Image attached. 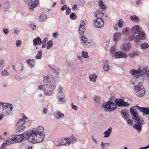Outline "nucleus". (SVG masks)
Returning <instances> with one entry per match:
<instances>
[{"mask_svg": "<svg viewBox=\"0 0 149 149\" xmlns=\"http://www.w3.org/2000/svg\"><path fill=\"white\" fill-rule=\"evenodd\" d=\"M43 81L45 84L39 85L38 89L40 90H43L44 93L46 95L52 96L56 87L55 79L52 78L50 76L47 75L44 77Z\"/></svg>", "mask_w": 149, "mask_h": 149, "instance_id": "obj_1", "label": "nucleus"}, {"mask_svg": "<svg viewBox=\"0 0 149 149\" xmlns=\"http://www.w3.org/2000/svg\"><path fill=\"white\" fill-rule=\"evenodd\" d=\"M131 114L133 115L132 118L136 123L133 125V127L138 132L140 133L142 130V126L143 124L144 120L142 118L139 117L138 113L135 111L134 107H131L130 109Z\"/></svg>", "mask_w": 149, "mask_h": 149, "instance_id": "obj_2", "label": "nucleus"}, {"mask_svg": "<svg viewBox=\"0 0 149 149\" xmlns=\"http://www.w3.org/2000/svg\"><path fill=\"white\" fill-rule=\"evenodd\" d=\"M24 136L29 142L33 143H40L44 140L43 136L41 135V137H40V135L37 134L33 130L30 132H25Z\"/></svg>", "mask_w": 149, "mask_h": 149, "instance_id": "obj_3", "label": "nucleus"}, {"mask_svg": "<svg viewBox=\"0 0 149 149\" xmlns=\"http://www.w3.org/2000/svg\"><path fill=\"white\" fill-rule=\"evenodd\" d=\"M132 36L129 37H145L146 34L139 25L132 26L130 29Z\"/></svg>", "mask_w": 149, "mask_h": 149, "instance_id": "obj_4", "label": "nucleus"}, {"mask_svg": "<svg viewBox=\"0 0 149 149\" xmlns=\"http://www.w3.org/2000/svg\"><path fill=\"white\" fill-rule=\"evenodd\" d=\"M13 108V106L12 104L0 102V110H1V112L4 116L9 115L11 113Z\"/></svg>", "mask_w": 149, "mask_h": 149, "instance_id": "obj_5", "label": "nucleus"}, {"mask_svg": "<svg viewBox=\"0 0 149 149\" xmlns=\"http://www.w3.org/2000/svg\"><path fill=\"white\" fill-rule=\"evenodd\" d=\"M130 73L133 75H137L146 77L149 82V70L146 68H139L137 70H131Z\"/></svg>", "mask_w": 149, "mask_h": 149, "instance_id": "obj_6", "label": "nucleus"}, {"mask_svg": "<svg viewBox=\"0 0 149 149\" xmlns=\"http://www.w3.org/2000/svg\"><path fill=\"white\" fill-rule=\"evenodd\" d=\"M102 108L106 111L111 112L117 108L115 103L111 100L107 102L103 103L102 105Z\"/></svg>", "mask_w": 149, "mask_h": 149, "instance_id": "obj_7", "label": "nucleus"}, {"mask_svg": "<svg viewBox=\"0 0 149 149\" xmlns=\"http://www.w3.org/2000/svg\"><path fill=\"white\" fill-rule=\"evenodd\" d=\"M25 132L21 134L18 135H13L10 138L12 142H13V144L14 143H15L16 142H20L22 141L24 139V138L26 139L24 136H25Z\"/></svg>", "mask_w": 149, "mask_h": 149, "instance_id": "obj_8", "label": "nucleus"}, {"mask_svg": "<svg viewBox=\"0 0 149 149\" xmlns=\"http://www.w3.org/2000/svg\"><path fill=\"white\" fill-rule=\"evenodd\" d=\"M134 91L136 95L139 97L143 96L145 93V90L143 86H135Z\"/></svg>", "mask_w": 149, "mask_h": 149, "instance_id": "obj_9", "label": "nucleus"}, {"mask_svg": "<svg viewBox=\"0 0 149 149\" xmlns=\"http://www.w3.org/2000/svg\"><path fill=\"white\" fill-rule=\"evenodd\" d=\"M28 3L29 9L33 11L34 8L39 5V1L38 0H30Z\"/></svg>", "mask_w": 149, "mask_h": 149, "instance_id": "obj_10", "label": "nucleus"}, {"mask_svg": "<svg viewBox=\"0 0 149 149\" xmlns=\"http://www.w3.org/2000/svg\"><path fill=\"white\" fill-rule=\"evenodd\" d=\"M66 141L65 138H64L55 140L54 143L55 145L58 146H66Z\"/></svg>", "mask_w": 149, "mask_h": 149, "instance_id": "obj_11", "label": "nucleus"}, {"mask_svg": "<svg viewBox=\"0 0 149 149\" xmlns=\"http://www.w3.org/2000/svg\"><path fill=\"white\" fill-rule=\"evenodd\" d=\"M94 25L95 27L97 28H102L103 26L104 25V20L101 18H97L94 21Z\"/></svg>", "mask_w": 149, "mask_h": 149, "instance_id": "obj_12", "label": "nucleus"}, {"mask_svg": "<svg viewBox=\"0 0 149 149\" xmlns=\"http://www.w3.org/2000/svg\"><path fill=\"white\" fill-rule=\"evenodd\" d=\"M127 54L123 52H115L113 57L115 58H125L127 57Z\"/></svg>", "mask_w": 149, "mask_h": 149, "instance_id": "obj_13", "label": "nucleus"}, {"mask_svg": "<svg viewBox=\"0 0 149 149\" xmlns=\"http://www.w3.org/2000/svg\"><path fill=\"white\" fill-rule=\"evenodd\" d=\"M116 105L120 107H126L128 106L130 104H128L127 102L124 101L123 99H117L115 101Z\"/></svg>", "mask_w": 149, "mask_h": 149, "instance_id": "obj_14", "label": "nucleus"}, {"mask_svg": "<svg viewBox=\"0 0 149 149\" xmlns=\"http://www.w3.org/2000/svg\"><path fill=\"white\" fill-rule=\"evenodd\" d=\"M81 42L83 45L88 47L90 46L91 44L93 42V41L87 38H81Z\"/></svg>", "mask_w": 149, "mask_h": 149, "instance_id": "obj_15", "label": "nucleus"}, {"mask_svg": "<svg viewBox=\"0 0 149 149\" xmlns=\"http://www.w3.org/2000/svg\"><path fill=\"white\" fill-rule=\"evenodd\" d=\"M53 115L57 120L63 119L65 117L64 114L59 111H56L54 112Z\"/></svg>", "mask_w": 149, "mask_h": 149, "instance_id": "obj_16", "label": "nucleus"}, {"mask_svg": "<svg viewBox=\"0 0 149 149\" xmlns=\"http://www.w3.org/2000/svg\"><path fill=\"white\" fill-rule=\"evenodd\" d=\"M66 141V146H69L70 144H73L77 141V139L73 135L70 137L65 138Z\"/></svg>", "mask_w": 149, "mask_h": 149, "instance_id": "obj_17", "label": "nucleus"}, {"mask_svg": "<svg viewBox=\"0 0 149 149\" xmlns=\"http://www.w3.org/2000/svg\"><path fill=\"white\" fill-rule=\"evenodd\" d=\"M102 65L103 69L104 71L108 72L110 70V67L108 61L106 60H103L102 61Z\"/></svg>", "mask_w": 149, "mask_h": 149, "instance_id": "obj_18", "label": "nucleus"}, {"mask_svg": "<svg viewBox=\"0 0 149 149\" xmlns=\"http://www.w3.org/2000/svg\"><path fill=\"white\" fill-rule=\"evenodd\" d=\"M34 131L36 132L37 134L40 135V137H41V135H42L43 136V139H44L45 138V135L44 134L43 132L44 131V128L42 126H39L36 129L33 130Z\"/></svg>", "mask_w": 149, "mask_h": 149, "instance_id": "obj_19", "label": "nucleus"}, {"mask_svg": "<svg viewBox=\"0 0 149 149\" xmlns=\"http://www.w3.org/2000/svg\"><path fill=\"white\" fill-rule=\"evenodd\" d=\"M120 113L122 116L125 120H127L129 118V112L127 109L122 110L120 111Z\"/></svg>", "mask_w": 149, "mask_h": 149, "instance_id": "obj_20", "label": "nucleus"}, {"mask_svg": "<svg viewBox=\"0 0 149 149\" xmlns=\"http://www.w3.org/2000/svg\"><path fill=\"white\" fill-rule=\"evenodd\" d=\"M135 107H136L141 112H143V114H146V113H147L149 110V107L146 108L141 107L138 106V105H136L134 107V109H135ZM135 111L136 112L135 109Z\"/></svg>", "mask_w": 149, "mask_h": 149, "instance_id": "obj_21", "label": "nucleus"}, {"mask_svg": "<svg viewBox=\"0 0 149 149\" xmlns=\"http://www.w3.org/2000/svg\"><path fill=\"white\" fill-rule=\"evenodd\" d=\"M57 92H58V96L63 97H65V95L64 93V90L63 88L61 85H59L57 89Z\"/></svg>", "mask_w": 149, "mask_h": 149, "instance_id": "obj_22", "label": "nucleus"}, {"mask_svg": "<svg viewBox=\"0 0 149 149\" xmlns=\"http://www.w3.org/2000/svg\"><path fill=\"white\" fill-rule=\"evenodd\" d=\"M12 142V141H11L10 139H8L2 144L0 148L1 149H4V148L6 146L12 144L13 143Z\"/></svg>", "mask_w": 149, "mask_h": 149, "instance_id": "obj_23", "label": "nucleus"}, {"mask_svg": "<svg viewBox=\"0 0 149 149\" xmlns=\"http://www.w3.org/2000/svg\"><path fill=\"white\" fill-rule=\"evenodd\" d=\"M112 128L111 127L109 128L108 130L103 133L104 138H108L112 132Z\"/></svg>", "mask_w": 149, "mask_h": 149, "instance_id": "obj_24", "label": "nucleus"}, {"mask_svg": "<svg viewBox=\"0 0 149 149\" xmlns=\"http://www.w3.org/2000/svg\"><path fill=\"white\" fill-rule=\"evenodd\" d=\"M122 46L123 50L126 52H128L131 47V45L129 43L123 44Z\"/></svg>", "mask_w": 149, "mask_h": 149, "instance_id": "obj_25", "label": "nucleus"}, {"mask_svg": "<svg viewBox=\"0 0 149 149\" xmlns=\"http://www.w3.org/2000/svg\"><path fill=\"white\" fill-rule=\"evenodd\" d=\"M85 28L84 26H82L80 25L79 27V33L81 37H85V36L83 35L82 34L85 31Z\"/></svg>", "mask_w": 149, "mask_h": 149, "instance_id": "obj_26", "label": "nucleus"}, {"mask_svg": "<svg viewBox=\"0 0 149 149\" xmlns=\"http://www.w3.org/2000/svg\"><path fill=\"white\" fill-rule=\"evenodd\" d=\"M130 32V29L128 27L124 28L122 31V33L125 36H127Z\"/></svg>", "mask_w": 149, "mask_h": 149, "instance_id": "obj_27", "label": "nucleus"}, {"mask_svg": "<svg viewBox=\"0 0 149 149\" xmlns=\"http://www.w3.org/2000/svg\"><path fill=\"white\" fill-rule=\"evenodd\" d=\"M90 80L93 82H95L96 81L97 75L95 74H91L89 77Z\"/></svg>", "mask_w": 149, "mask_h": 149, "instance_id": "obj_28", "label": "nucleus"}, {"mask_svg": "<svg viewBox=\"0 0 149 149\" xmlns=\"http://www.w3.org/2000/svg\"><path fill=\"white\" fill-rule=\"evenodd\" d=\"M33 45L34 46L40 45L42 41L40 38H35L33 40Z\"/></svg>", "mask_w": 149, "mask_h": 149, "instance_id": "obj_29", "label": "nucleus"}, {"mask_svg": "<svg viewBox=\"0 0 149 149\" xmlns=\"http://www.w3.org/2000/svg\"><path fill=\"white\" fill-rule=\"evenodd\" d=\"M47 19V15L45 14H42L39 16V22H42L45 21Z\"/></svg>", "mask_w": 149, "mask_h": 149, "instance_id": "obj_30", "label": "nucleus"}, {"mask_svg": "<svg viewBox=\"0 0 149 149\" xmlns=\"http://www.w3.org/2000/svg\"><path fill=\"white\" fill-rule=\"evenodd\" d=\"M138 79H139V78L134 77L131 79L130 82L134 85H136L138 84V81H139Z\"/></svg>", "mask_w": 149, "mask_h": 149, "instance_id": "obj_31", "label": "nucleus"}, {"mask_svg": "<svg viewBox=\"0 0 149 149\" xmlns=\"http://www.w3.org/2000/svg\"><path fill=\"white\" fill-rule=\"evenodd\" d=\"M130 19L134 22H138L139 21V17L136 15H132L130 17Z\"/></svg>", "mask_w": 149, "mask_h": 149, "instance_id": "obj_32", "label": "nucleus"}, {"mask_svg": "<svg viewBox=\"0 0 149 149\" xmlns=\"http://www.w3.org/2000/svg\"><path fill=\"white\" fill-rule=\"evenodd\" d=\"M98 5L100 8L102 9H106L107 8L106 6L104 4L103 1L101 0L99 1Z\"/></svg>", "mask_w": 149, "mask_h": 149, "instance_id": "obj_33", "label": "nucleus"}, {"mask_svg": "<svg viewBox=\"0 0 149 149\" xmlns=\"http://www.w3.org/2000/svg\"><path fill=\"white\" fill-rule=\"evenodd\" d=\"M25 123V121L23 119H20L18 121L17 123V126H23V125Z\"/></svg>", "mask_w": 149, "mask_h": 149, "instance_id": "obj_34", "label": "nucleus"}, {"mask_svg": "<svg viewBox=\"0 0 149 149\" xmlns=\"http://www.w3.org/2000/svg\"><path fill=\"white\" fill-rule=\"evenodd\" d=\"M18 127L16 128V132L17 133H19L23 131L26 128L25 126H17Z\"/></svg>", "mask_w": 149, "mask_h": 149, "instance_id": "obj_35", "label": "nucleus"}, {"mask_svg": "<svg viewBox=\"0 0 149 149\" xmlns=\"http://www.w3.org/2000/svg\"><path fill=\"white\" fill-rule=\"evenodd\" d=\"M47 49H49L53 45L52 41V40H50L47 41Z\"/></svg>", "mask_w": 149, "mask_h": 149, "instance_id": "obj_36", "label": "nucleus"}, {"mask_svg": "<svg viewBox=\"0 0 149 149\" xmlns=\"http://www.w3.org/2000/svg\"><path fill=\"white\" fill-rule=\"evenodd\" d=\"M32 62L31 59H28L26 61V63L28 66L30 68H33L34 66V65Z\"/></svg>", "mask_w": 149, "mask_h": 149, "instance_id": "obj_37", "label": "nucleus"}, {"mask_svg": "<svg viewBox=\"0 0 149 149\" xmlns=\"http://www.w3.org/2000/svg\"><path fill=\"white\" fill-rule=\"evenodd\" d=\"M42 51L41 50L38 51L36 57V58L37 59H40L42 57Z\"/></svg>", "mask_w": 149, "mask_h": 149, "instance_id": "obj_38", "label": "nucleus"}, {"mask_svg": "<svg viewBox=\"0 0 149 149\" xmlns=\"http://www.w3.org/2000/svg\"><path fill=\"white\" fill-rule=\"evenodd\" d=\"M116 50V47L115 46H113L111 47L110 50V53L111 54H112L113 55V54H114V53L115 52V51Z\"/></svg>", "mask_w": 149, "mask_h": 149, "instance_id": "obj_39", "label": "nucleus"}, {"mask_svg": "<svg viewBox=\"0 0 149 149\" xmlns=\"http://www.w3.org/2000/svg\"><path fill=\"white\" fill-rule=\"evenodd\" d=\"M124 24L123 22L122 21V19H120L118 21L117 23V25L118 27L120 28L122 27Z\"/></svg>", "mask_w": 149, "mask_h": 149, "instance_id": "obj_40", "label": "nucleus"}, {"mask_svg": "<svg viewBox=\"0 0 149 149\" xmlns=\"http://www.w3.org/2000/svg\"><path fill=\"white\" fill-rule=\"evenodd\" d=\"M140 47L142 49H145L148 47L149 45L147 43H144L141 44Z\"/></svg>", "mask_w": 149, "mask_h": 149, "instance_id": "obj_41", "label": "nucleus"}, {"mask_svg": "<svg viewBox=\"0 0 149 149\" xmlns=\"http://www.w3.org/2000/svg\"><path fill=\"white\" fill-rule=\"evenodd\" d=\"M1 74L4 76H7L9 75V73L6 70H4L1 71Z\"/></svg>", "mask_w": 149, "mask_h": 149, "instance_id": "obj_42", "label": "nucleus"}, {"mask_svg": "<svg viewBox=\"0 0 149 149\" xmlns=\"http://www.w3.org/2000/svg\"><path fill=\"white\" fill-rule=\"evenodd\" d=\"M139 54L138 52H134L130 54V55L131 58H133L134 57L138 56Z\"/></svg>", "mask_w": 149, "mask_h": 149, "instance_id": "obj_43", "label": "nucleus"}, {"mask_svg": "<svg viewBox=\"0 0 149 149\" xmlns=\"http://www.w3.org/2000/svg\"><path fill=\"white\" fill-rule=\"evenodd\" d=\"M82 57L84 58H86L88 57V53L87 52L83 51L82 53Z\"/></svg>", "mask_w": 149, "mask_h": 149, "instance_id": "obj_44", "label": "nucleus"}, {"mask_svg": "<svg viewBox=\"0 0 149 149\" xmlns=\"http://www.w3.org/2000/svg\"><path fill=\"white\" fill-rule=\"evenodd\" d=\"M138 79L139 80V81H138V84H137L136 86H142V85L144 81L143 79V78L141 79L139 78V79Z\"/></svg>", "mask_w": 149, "mask_h": 149, "instance_id": "obj_45", "label": "nucleus"}, {"mask_svg": "<svg viewBox=\"0 0 149 149\" xmlns=\"http://www.w3.org/2000/svg\"><path fill=\"white\" fill-rule=\"evenodd\" d=\"M49 66L52 69V70L54 71L55 73H56L58 75V73L60 72V70L59 69L54 68L50 65H49Z\"/></svg>", "mask_w": 149, "mask_h": 149, "instance_id": "obj_46", "label": "nucleus"}, {"mask_svg": "<svg viewBox=\"0 0 149 149\" xmlns=\"http://www.w3.org/2000/svg\"><path fill=\"white\" fill-rule=\"evenodd\" d=\"M70 18L72 19H75L76 18V15L74 13H71L70 16Z\"/></svg>", "mask_w": 149, "mask_h": 149, "instance_id": "obj_47", "label": "nucleus"}, {"mask_svg": "<svg viewBox=\"0 0 149 149\" xmlns=\"http://www.w3.org/2000/svg\"><path fill=\"white\" fill-rule=\"evenodd\" d=\"M71 106L72 108L75 111H77L78 110V107L77 105H74L73 104V102H72L71 103Z\"/></svg>", "mask_w": 149, "mask_h": 149, "instance_id": "obj_48", "label": "nucleus"}, {"mask_svg": "<svg viewBox=\"0 0 149 149\" xmlns=\"http://www.w3.org/2000/svg\"><path fill=\"white\" fill-rule=\"evenodd\" d=\"M94 101L97 103H100V102L101 98L99 96H96L94 98Z\"/></svg>", "mask_w": 149, "mask_h": 149, "instance_id": "obj_49", "label": "nucleus"}, {"mask_svg": "<svg viewBox=\"0 0 149 149\" xmlns=\"http://www.w3.org/2000/svg\"><path fill=\"white\" fill-rule=\"evenodd\" d=\"M121 33L119 32H116L113 34V37H119L121 36Z\"/></svg>", "mask_w": 149, "mask_h": 149, "instance_id": "obj_50", "label": "nucleus"}, {"mask_svg": "<svg viewBox=\"0 0 149 149\" xmlns=\"http://www.w3.org/2000/svg\"><path fill=\"white\" fill-rule=\"evenodd\" d=\"M143 38H132L131 40L130 39V40H133L135 42H137L140 40L143 39Z\"/></svg>", "mask_w": 149, "mask_h": 149, "instance_id": "obj_51", "label": "nucleus"}, {"mask_svg": "<svg viewBox=\"0 0 149 149\" xmlns=\"http://www.w3.org/2000/svg\"><path fill=\"white\" fill-rule=\"evenodd\" d=\"M101 13H103L102 10H97L95 12L94 14V16L96 17H97V15L98 14H100Z\"/></svg>", "mask_w": 149, "mask_h": 149, "instance_id": "obj_52", "label": "nucleus"}, {"mask_svg": "<svg viewBox=\"0 0 149 149\" xmlns=\"http://www.w3.org/2000/svg\"><path fill=\"white\" fill-rule=\"evenodd\" d=\"M4 66V61L0 60V70H1Z\"/></svg>", "mask_w": 149, "mask_h": 149, "instance_id": "obj_53", "label": "nucleus"}, {"mask_svg": "<svg viewBox=\"0 0 149 149\" xmlns=\"http://www.w3.org/2000/svg\"><path fill=\"white\" fill-rule=\"evenodd\" d=\"M70 11L71 9L70 8L68 7L67 8H66V13L67 15L69 14L70 13Z\"/></svg>", "mask_w": 149, "mask_h": 149, "instance_id": "obj_54", "label": "nucleus"}, {"mask_svg": "<svg viewBox=\"0 0 149 149\" xmlns=\"http://www.w3.org/2000/svg\"><path fill=\"white\" fill-rule=\"evenodd\" d=\"M63 97H60L58 98V100L62 102H65V100Z\"/></svg>", "mask_w": 149, "mask_h": 149, "instance_id": "obj_55", "label": "nucleus"}, {"mask_svg": "<svg viewBox=\"0 0 149 149\" xmlns=\"http://www.w3.org/2000/svg\"><path fill=\"white\" fill-rule=\"evenodd\" d=\"M22 43L21 41L20 40H17L16 41V45L17 47L19 46Z\"/></svg>", "mask_w": 149, "mask_h": 149, "instance_id": "obj_56", "label": "nucleus"}, {"mask_svg": "<svg viewBox=\"0 0 149 149\" xmlns=\"http://www.w3.org/2000/svg\"><path fill=\"white\" fill-rule=\"evenodd\" d=\"M141 3V0H137L136 2V4L137 6H139Z\"/></svg>", "mask_w": 149, "mask_h": 149, "instance_id": "obj_57", "label": "nucleus"}, {"mask_svg": "<svg viewBox=\"0 0 149 149\" xmlns=\"http://www.w3.org/2000/svg\"><path fill=\"white\" fill-rule=\"evenodd\" d=\"M3 33L6 34H8L9 32V31L8 29H3Z\"/></svg>", "mask_w": 149, "mask_h": 149, "instance_id": "obj_58", "label": "nucleus"}, {"mask_svg": "<svg viewBox=\"0 0 149 149\" xmlns=\"http://www.w3.org/2000/svg\"><path fill=\"white\" fill-rule=\"evenodd\" d=\"M127 124L132 125L133 124V121L131 119H129L127 121Z\"/></svg>", "mask_w": 149, "mask_h": 149, "instance_id": "obj_59", "label": "nucleus"}, {"mask_svg": "<svg viewBox=\"0 0 149 149\" xmlns=\"http://www.w3.org/2000/svg\"><path fill=\"white\" fill-rule=\"evenodd\" d=\"M52 35L54 37H56L58 36V33L57 32H55L53 33Z\"/></svg>", "mask_w": 149, "mask_h": 149, "instance_id": "obj_60", "label": "nucleus"}, {"mask_svg": "<svg viewBox=\"0 0 149 149\" xmlns=\"http://www.w3.org/2000/svg\"><path fill=\"white\" fill-rule=\"evenodd\" d=\"M104 15V13H101L100 14H98V15H97V18H101Z\"/></svg>", "mask_w": 149, "mask_h": 149, "instance_id": "obj_61", "label": "nucleus"}, {"mask_svg": "<svg viewBox=\"0 0 149 149\" xmlns=\"http://www.w3.org/2000/svg\"><path fill=\"white\" fill-rule=\"evenodd\" d=\"M15 78L16 80L18 81L22 79V78L21 77L17 76H15Z\"/></svg>", "mask_w": 149, "mask_h": 149, "instance_id": "obj_62", "label": "nucleus"}, {"mask_svg": "<svg viewBox=\"0 0 149 149\" xmlns=\"http://www.w3.org/2000/svg\"><path fill=\"white\" fill-rule=\"evenodd\" d=\"M120 38H113V40L115 42V44H116L117 42L119 39Z\"/></svg>", "mask_w": 149, "mask_h": 149, "instance_id": "obj_63", "label": "nucleus"}, {"mask_svg": "<svg viewBox=\"0 0 149 149\" xmlns=\"http://www.w3.org/2000/svg\"><path fill=\"white\" fill-rule=\"evenodd\" d=\"M91 137H92V140L94 141L95 143H96V144H97V141L96 140L93 136V135H92V136H91Z\"/></svg>", "mask_w": 149, "mask_h": 149, "instance_id": "obj_64", "label": "nucleus"}]
</instances>
